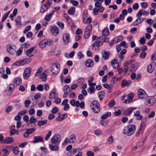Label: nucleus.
<instances>
[{
    "label": "nucleus",
    "mask_w": 156,
    "mask_h": 156,
    "mask_svg": "<svg viewBox=\"0 0 156 156\" xmlns=\"http://www.w3.org/2000/svg\"><path fill=\"white\" fill-rule=\"evenodd\" d=\"M108 38L105 36L98 37L94 43L92 44L93 49L95 50L98 49L99 47L103 44L104 42H108Z\"/></svg>",
    "instance_id": "f257e3e1"
},
{
    "label": "nucleus",
    "mask_w": 156,
    "mask_h": 156,
    "mask_svg": "<svg viewBox=\"0 0 156 156\" xmlns=\"http://www.w3.org/2000/svg\"><path fill=\"white\" fill-rule=\"evenodd\" d=\"M135 130V126L134 125H129L124 128L123 129V133L129 136L133 135Z\"/></svg>",
    "instance_id": "f03ea898"
},
{
    "label": "nucleus",
    "mask_w": 156,
    "mask_h": 156,
    "mask_svg": "<svg viewBox=\"0 0 156 156\" xmlns=\"http://www.w3.org/2000/svg\"><path fill=\"white\" fill-rule=\"evenodd\" d=\"M90 108L95 113H98L100 111V105L99 102L97 100H94L91 103Z\"/></svg>",
    "instance_id": "7ed1b4c3"
},
{
    "label": "nucleus",
    "mask_w": 156,
    "mask_h": 156,
    "mask_svg": "<svg viewBox=\"0 0 156 156\" xmlns=\"http://www.w3.org/2000/svg\"><path fill=\"white\" fill-rule=\"evenodd\" d=\"M134 97V94L133 93L129 94L127 96L126 95L123 96L122 99L123 102L127 104L130 103L132 101Z\"/></svg>",
    "instance_id": "20e7f679"
},
{
    "label": "nucleus",
    "mask_w": 156,
    "mask_h": 156,
    "mask_svg": "<svg viewBox=\"0 0 156 156\" xmlns=\"http://www.w3.org/2000/svg\"><path fill=\"white\" fill-rule=\"evenodd\" d=\"M61 140V136L60 135L56 134L53 136L51 139L52 144H58Z\"/></svg>",
    "instance_id": "39448f33"
},
{
    "label": "nucleus",
    "mask_w": 156,
    "mask_h": 156,
    "mask_svg": "<svg viewBox=\"0 0 156 156\" xmlns=\"http://www.w3.org/2000/svg\"><path fill=\"white\" fill-rule=\"evenodd\" d=\"M32 71L31 68L30 67L26 68L24 70L23 73V77L25 80H27L30 75Z\"/></svg>",
    "instance_id": "423d86ee"
},
{
    "label": "nucleus",
    "mask_w": 156,
    "mask_h": 156,
    "mask_svg": "<svg viewBox=\"0 0 156 156\" xmlns=\"http://www.w3.org/2000/svg\"><path fill=\"white\" fill-rule=\"evenodd\" d=\"M92 27L91 24L88 25L84 31V36L86 38H88L90 35H91Z\"/></svg>",
    "instance_id": "0eeeda50"
},
{
    "label": "nucleus",
    "mask_w": 156,
    "mask_h": 156,
    "mask_svg": "<svg viewBox=\"0 0 156 156\" xmlns=\"http://www.w3.org/2000/svg\"><path fill=\"white\" fill-rule=\"evenodd\" d=\"M142 16L140 13H137L136 16L137 18L133 24L134 26H137L139 24L142 23L145 20L144 18H140Z\"/></svg>",
    "instance_id": "6e6552de"
},
{
    "label": "nucleus",
    "mask_w": 156,
    "mask_h": 156,
    "mask_svg": "<svg viewBox=\"0 0 156 156\" xmlns=\"http://www.w3.org/2000/svg\"><path fill=\"white\" fill-rule=\"evenodd\" d=\"M60 68L56 63L52 64L51 67V71L52 73L55 75H57L60 71Z\"/></svg>",
    "instance_id": "1a4fd4ad"
},
{
    "label": "nucleus",
    "mask_w": 156,
    "mask_h": 156,
    "mask_svg": "<svg viewBox=\"0 0 156 156\" xmlns=\"http://www.w3.org/2000/svg\"><path fill=\"white\" fill-rule=\"evenodd\" d=\"M138 95L140 99H146L147 98V95L145 91L141 89L139 90L138 92Z\"/></svg>",
    "instance_id": "9d476101"
},
{
    "label": "nucleus",
    "mask_w": 156,
    "mask_h": 156,
    "mask_svg": "<svg viewBox=\"0 0 156 156\" xmlns=\"http://www.w3.org/2000/svg\"><path fill=\"white\" fill-rule=\"evenodd\" d=\"M62 40L65 44H67L70 41V36L69 34L66 33L64 34L62 36Z\"/></svg>",
    "instance_id": "9b49d317"
},
{
    "label": "nucleus",
    "mask_w": 156,
    "mask_h": 156,
    "mask_svg": "<svg viewBox=\"0 0 156 156\" xmlns=\"http://www.w3.org/2000/svg\"><path fill=\"white\" fill-rule=\"evenodd\" d=\"M6 50L11 55H14L16 51L15 49L10 44H8L6 45Z\"/></svg>",
    "instance_id": "f8f14e48"
},
{
    "label": "nucleus",
    "mask_w": 156,
    "mask_h": 156,
    "mask_svg": "<svg viewBox=\"0 0 156 156\" xmlns=\"http://www.w3.org/2000/svg\"><path fill=\"white\" fill-rule=\"evenodd\" d=\"M136 109L135 107H131L125 110L123 112L124 115L128 116L130 115L131 113Z\"/></svg>",
    "instance_id": "ddd939ff"
},
{
    "label": "nucleus",
    "mask_w": 156,
    "mask_h": 156,
    "mask_svg": "<svg viewBox=\"0 0 156 156\" xmlns=\"http://www.w3.org/2000/svg\"><path fill=\"white\" fill-rule=\"evenodd\" d=\"M85 65L87 67H92L94 65V61L92 59H88L85 62Z\"/></svg>",
    "instance_id": "4468645a"
},
{
    "label": "nucleus",
    "mask_w": 156,
    "mask_h": 156,
    "mask_svg": "<svg viewBox=\"0 0 156 156\" xmlns=\"http://www.w3.org/2000/svg\"><path fill=\"white\" fill-rule=\"evenodd\" d=\"M36 129L34 128L27 129L24 133L23 136L25 138H27L29 136V135L33 133Z\"/></svg>",
    "instance_id": "2eb2a0df"
},
{
    "label": "nucleus",
    "mask_w": 156,
    "mask_h": 156,
    "mask_svg": "<svg viewBox=\"0 0 156 156\" xmlns=\"http://www.w3.org/2000/svg\"><path fill=\"white\" fill-rule=\"evenodd\" d=\"M155 63L154 62H151L147 68V71L149 73H151L154 70L155 68Z\"/></svg>",
    "instance_id": "dca6fc26"
},
{
    "label": "nucleus",
    "mask_w": 156,
    "mask_h": 156,
    "mask_svg": "<svg viewBox=\"0 0 156 156\" xmlns=\"http://www.w3.org/2000/svg\"><path fill=\"white\" fill-rule=\"evenodd\" d=\"M102 57L105 60L108 59L110 55V53L109 51H107L105 50H103L101 52Z\"/></svg>",
    "instance_id": "f3484780"
},
{
    "label": "nucleus",
    "mask_w": 156,
    "mask_h": 156,
    "mask_svg": "<svg viewBox=\"0 0 156 156\" xmlns=\"http://www.w3.org/2000/svg\"><path fill=\"white\" fill-rule=\"evenodd\" d=\"M51 31L52 34L54 36H56L59 33L58 28L55 26H52L51 28Z\"/></svg>",
    "instance_id": "a211bd4d"
},
{
    "label": "nucleus",
    "mask_w": 156,
    "mask_h": 156,
    "mask_svg": "<svg viewBox=\"0 0 156 156\" xmlns=\"http://www.w3.org/2000/svg\"><path fill=\"white\" fill-rule=\"evenodd\" d=\"M48 40L47 39H44L42 40L39 43V46L40 48H43L48 44Z\"/></svg>",
    "instance_id": "6ab92c4d"
},
{
    "label": "nucleus",
    "mask_w": 156,
    "mask_h": 156,
    "mask_svg": "<svg viewBox=\"0 0 156 156\" xmlns=\"http://www.w3.org/2000/svg\"><path fill=\"white\" fill-rule=\"evenodd\" d=\"M131 81L130 80L127 81L126 80H123L121 82V86L122 87H124L126 86L128 87L131 84Z\"/></svg>",
    "instance_id": "aec40b11"
},
{
    "label": "nucleus",
    "mask_w": 156,
    "mask_h": 156,
    "mask_svg": "<svg viewBox=\"0 0 156 156\" xmlns=\"http://www.w3.org/2000/svg\"><path fill=\"white\" fill-rule=\"evenodd\" d=\"M43 137L41 136H35L34 138V140L33 142L34 143H36L40 142L43 141Z\"/></svg>",
    "instance_id": "412c9836"
},
{
    "label": "nucleus",
    "mask_w": 156,
    "mask_h": 156,
    "mask_svg": "<svg viewBox=\"0 0 156 156\" xmlns=\"http://www.w3.org/2000/svg\"><path fill=\"white\" fill-rule=\"evenodd\" d=\"M111 63L114 68L116 69L119 66V63L116 59H114L112 61Z\"/></svg>",
    "instance_id": "4be33fe9"
},
{
    "label": "nucleus",
    "mask_w": 156,
    "mask_h": 156,
    "mask_svg": "<svg viewBox=\"0 0 156 156\" xmlns=\"http://www.w3.org/2000/svg\"><path fill=\"white\" fill-rule=\"evenodd\" d=\"M47 71H44L40 76V78L43 82H45L47 80Z\"/></svg>",
    "instance_id": "5701e85b"
},
{
    "label": "nucleus",
    "mask_w": 156,
    "mask_h": 156,
    "mask_svg": "<svg viewBox=\"0 0 156 156\" xmlns=\"http://www.w3.org/2000/svg\"><path fill=\"white\" fill-rule=\"evenodd\" d=\"M14 141V140L12 137H7L3 141V143H7V144H10Z\"/></svg>",
    "instance_id": "b1692460"
},
{
    "label": "nucleus",
    "mask_w": 156,
    "mask_h": 156,
    "mask_svg": "<svg viewBox=\"0 0 156 156\" xmlns=\"http://www.w3.org/2000/svg\"><path fill=\"white\" fill-rule=\"evenodd\" d=\"M49 147L50 149L52 151H58L59 149V147L57 145L54 146L51 144H50Z\"/></svg>",
    "instance_id": "393cba45"
},
{
    "label": "nucleus",
    "mask_w": 156,
    "mask_h": 156,
    "mask_svg": "<svg viewBox=\"0 0 156 156\" xmlns=\"http://www.w3.org/2000/svg\"><path fill=\"white\" fill-rule=\"evenodd\" d=\"M134 115L136 117V120H140L141 119L143 118L142 115H140V112L139 111H136Z\"/></svg>",
    "instance_id": "a878e982"
},
{
    "label": "nucleus",
    "mask_w": 156,
    "mask_h": 156,
    "mask_svg": "<svg viewBox=\"0 0 156 156\" xmlns=\"http://www.w3.org/2000/svg\"><path fill=\"white\" fill-rule=\"evenodd\" d=\"M22 83V80L19 77H17L15 79L14 81V83L16 85H19Z\"/></svg>",
    "instance_id": "bb28decb"
},
{
    "label": "nucleus",
    "mask_w": 156,
    "mask_h": 156,
    "mask_svg": "<svg viewBox=\"0 0 156 156\" xmlns=\"http://www.w3.org/2000/svg\"><path fill=\"white\" fill-rule=\"evenodd\" d=\"M102 34L103 36H106L109 34L108 29L107 27L105 28L102 31Z\"/></svg>",
    "instance_id": "cd10ccee"
},
{
    "label": "nucleus",
    "mask_w": 156,
    "mask_h": 156,
    "mask_svg": "<svg viewBox=\"0 0 156 156\" xmlns=\"http://www.w3.org/2000/svg\"><path fill=\"white\" fill-rule=\"evenodd\" d=\"M34 48L32 47L29 49L28 50H27L26 52V54L28 56L30 57H31L33 55H31V53L34 50Z\"/></svg>",
    "instance_id": "c85d7f7f"
},
{
    "label": "nucleus",
    "mask_w": 156,
    "mask_h": 156,
    "mask_svg": "<svg viewBox=\"0 0 156 156\" xmlns=\"http://www.w3.org/2000/svg\"><path fill=\"white\" fill-rule=\"evenodd\" d=\"M105 95V93L103 91H101L98 92V97L101 101L103 99Z\"/></svg>",
    "instance_id": "c756f323"
},
{
    "label": "nucleus",
    "mask_w": 156,
    "mask_h": 156,
    "mask_svg": "<svg viewBox=\"0 0 156 156\" xmlns=\"http://www.w3.org/2000/svg\"><path fill=\"white\" fill-rule=\"evenodd\" d=\"M61 115H59L58 116L57 118L56 119L57 121H61L64 119V118H66L67 116V115L66 114H63L61 117Z\"/></svg>",
    "instance_id": "7c9ffc66"
},
{
    "label": "nucleus",
    "mask_w": 156,
    "mask_h": 156,
    "mask_svg": "<svg viewBox=\"0 0 156 156\" xmlns=\"http://www.w3.org/2000/svg\"><path fill=\"white\" fill-rule=\"evenodd\" d=\"M75 8L74 7L70 8L69 9L68 11V13L70 15H73L75 12Z\"/></svg>",
    "instance_id": "2f4dec72"
},
{
    "label": "nucleus",
    "mask_w": 156,
    "mask_h": 156,
    "mask_svg": "<svg viewBox=\"0 0 156 156\" xmlns=\"http://www.w3.org/2000/svg\"><path fill=\"white\" fill-rule=\"evenodd\" d=\"M53 15V13L50 12L49 14L46 15L44 18V20L47 22L49 21Z\"/></svg>",
    "instance_id": "473e14b6"
},
{
    "label": "nucleus",
    "mask_w": 156,
    "mask_h": 156,
    "mask_svg": "<svg viewBox=\"0 0 156 156\" xmlns=\"http://www.w3.org/2000/svg\"><path fill=\"white\" fill-rule=\"evenodd\" d=\"M37 122V119L35 118L34 116H32L30 117L28 124L33 123L34 122Z\"/></svg>",
    "instance_id": "72a5a7b5"
},
{
    "label": "nucleus",
    "mask_w": 156,
    "mask_h": 156,
    "mask_svg": "<svg viewBox=\"0 0 156 156\" xmlns=\"http://www.w3.org/2000/svg\"><path fill=\"white\" fill-rule=\"evenodd\" d=\"M111 113L110 112H108L106 114L103 115L101 117V118L102 119H106L108 117L111 115Z\"/></svg>",
    "instance_id": "f704fd0d"
},
{
    "label": "nucleus",
    "mask_w": 156,
    "mask_h": 156,
    "mask_svg": "<svg viewBox=\"0 0 156 156\" xmlns=\"http://www.w3.org/2000/svg\"><path fill=\"white\" fill-rule=\"evenodd\" d=\"M31 58H25L22 60H21L22 65H23L24 64H27L29 63L31 61Z\"/></svg>",
    "instance_id": "c9c22d12"
},
{
    "label": "nucleus",
    "mask_w": 156,
    "mask_h": 156,
    "mask_svg": "<svg viewBox=\"0 0 156 156\" xmlns=\"http://www.w3.org/2000/svg\"><path fill=\"white\" fill-rule=\"evenodd\" d=\"M48 121L47 120H45L43 121H37V125L39 126H41L46 124Z\"/></svg>",
    "instance_id": "e433bc0d"
},
{
    "label": "nucleus",
    "mask_w": 156,
    "mask_h": 156,
    "mask_svg": "<svg viewBox=\"0 0 156 156\" xmlns=\"http://www.w3.org/2000/svg\"><path fill=\"white\" fill-rule=\"evenodd\" d=\"M140 13L141 14L142 16V15H147L149 14V12L147 11L144 10L143 9H141L137 13Z\"/></svg>",
    "instance_id": "4c0bfd02"
},
{
    "label": "nucleus",
    "mask_w": 156,
    "mask_h": 156,
    "mask_svg": "<svg viewBox=\"0 0 156 156\" xmlns=\"http://www.w3.org/2000/svg\"><path fill=\"white\" fill-rule=\"evenodd\" d=\"M47 6L44 5H42L41 6L40 8V12L41 13H44L46 12L48 9Z\"/></svg>",
    "instance_id": "58836bf2"
},
{
    "label": "nucleus",
    "mask_w": 156,
    "mask_h": 156,
    "mask_svg": "<svg viewBox=\"0 0 156 156\" xmlns=\"http://www.w3.org/2000/svg\"><path fill=\"white\" fill-rule=\"evenodd\" d=\"M117 80H116V78L115 77H113L111 79V80L110 82V85L111 86H113L117 83Z\"/></svg>",
    "instance_id": "ea45409f"
},
{
    "label": "nucleus",
    "mask_w": 156,
    "mask_h": 156,
    "mask_svg": "<svg viewBox=\"0 0 156 156\" xmlns=\"http://www.w3.org/2000/svg\"><path fill=\"white\" fill-rule=\"evenodd\" d=\"M76 136L75 134H73L70 135L69 137V139L71 140L70 142L72 143H74L76 140Z\"/></svg>",
    "instance_id": "a19ab883"
},
{
    "label": "nucleus",
    "mask_w": 156,
    "mask_h": 156,
    "mask_svg": "<svg viewBox=\"0 0 156 156\" xmlns=\"http://www.w3.org/2000/svg\"><path fill=\"white\" fill-rule=\"evenodd\" d=\"M87 90L88 92H90V94H92L95 91V87H90L87 89Z\"/></svg>",
    "instance_id": "79ce46f5"
},
{
    "label": "nucleus",
    "mask_w": 156,
    "mask_h": 156,
    "mask_svg": "<svg viewBox=\"0 0 156 156\" xmlns=\"http://www.w3.org/2000/svg\"><path fill=\"white\" fill-rule=\"evenodd\" d=\"M115 105V102L114 99H112L109 102L108 105L110 107H112Z\"/></svg>",
    "instance_id": "37998d69"
},
{
    "label": "nucleus",
    "mask_w": 156,
    "mask_h": 156,
    "mask_svg": "<svg viewBox=\"0 0 156 156\" xmlns=\"http://www.w3.org/2000/svg\"><path fill=\"white\" fill-rule=\"evenodd\" d=\"M69 2L70 3L72 4L73 6H77L79 4L78 2L74 0H70Z\"/></svg>",
    "instance_id": "c03bdc74"
},
{
    "label": "nucleus",
    "mask_w": 156,
    "mask_h": 156,
    "mask_svg": "<svg viewBox=\"0 0 156 156\" xmlns=\"http://www.w3.org/2000/svg\"><path fill=\"white\" fill-rule=\"evenodd\" d=\"M52 131L51 130H50L48 131V133L47 134L45 137V140H47L49 138L50 136L52 134Z\"/></svg>",
    "instance_id": "a18cd8bd"
},
{
    "label": "nucleus",
    "mask_w": 156,
    "mask_h": 156,
    "mask_svg": "<svg viewBox=\"0 0 156 156\" xmlns=\"http://www.w3.org/2000/svg\"><path fill=\"white\" fill-rule=\"evenodd\" d=\"M151 85L154 88H156V78L153 79L151 82Z\"/></svg>",
    "instance_id": "49530a36"
},
{
    "label": "nucleus",
    "mask_w": 156,
    "mask_h": 156,
    "mask_svg": "<svg viewBox=\"0 0 156 156\" xmlns=\"http://www.w3.org/2000/svg\"><path fill=\"white\" fill-rule=\"evenodd\" d=\"M23 119L24 121L26 122V123L28 124L29 121V117L27 115H25L23 116Z\"/></svg>",
    "instance_id": "de8ad7c7"
},
{
    "label": "nucleus",
    "mask_w": 156,
    "mask_h": 156,
    "mask_svg": "<svg viewBox=\"0 0 156 156\" xmlns=\"http://www.w3.org/2000/svg\"><path fill=\"white\" fill-rule=\"evenodd\" d=\"M23 49L22 48H20L16 51V55L17 56H19L21 55L22 53Z\"/></svg>",
    "instance_id": "09e8293b"
},
{
    "label": "nucleus",
    "mask_w": 156,
    "mask_h": 156,
    "mask_svg": "<svg viewBox=\"0 0 156 156\" xmlns=\"http://www.w3.org/2000/svg\"><path fill=\"white\" fill-rule=\"evenodd\" d=\"M140 5L142 8H146L147 7L148 4L147 2H143L141 3Z\"/></svg>",
    "instance_id": "8fccbe9b"
},
{
    "label": "nucleus",
    "mask_w": 156,
    "mask_h": 156,
    "mask_svg": "<svg viewBox=\"0 0 156 156\" xmlns=\"http://www.w3.org/2000/svg\"><path fill=\"white\" fill-rule=\"evenodd\" d=\"M10 12V11H9L7 13H5L4 15L3 16V17L2 19V21H4L8 17V15H9V14Z\"/></svg>",
    "instance_id": "3c124183"
},
{
    "label": "nucleus",
    "mask_w": 156,
    "mask_h": 156,
    "mask_svg": "<svg viewBox=\"0 0 156 156\" xmlns=\"http://www.w3.org/2000/svg\"><path fill=\"white\" fill-rule=\"evenodd\" d=\"M37 89L39 91H42L44 89L43 86L42 84H39L37 87Z\"/></svg>",
    "instance_id": "603ef678"
},
{
    "label": "nucleus",
    "mask_w": 156,
    "mask_h": 156,
    "mask_svg": "<svg viewBox=\"0 0 156 156\" xmlns=\"http://www.w3.org/2000/svg\"><path fill=\"white\" fill-rule=\"evenodd\" d=\"M15 88V85L14 84H11L9 86V91H12Z\"/></svg>",
    "instance_id": "864d4df0"
},
{
    "label": "nucleus",
    "mask_w": 156,
    "mask_h": 156,
    "mask_svg": "<svg viewBox=\"0 0 156 156\" xmlns=\"http://www.w3.org/2000/svg\"><path fill=\"white\" fill-rule=\"evenodd\" d=\"M31 26H27L25 28V29L23 31V33L24 34H26L27 32H28L31 29Z\"/></svg>",
    "instance_id": "5fc2aeb1"
},
{
    "label": "nucleus",
    "mask_w": 156,
    "mask_h": 156,
    "mask_svg": "<svg viewBox=\"0 0 156 156\" xmlns=\"http://www.w3.org/2000/svg\"><path fill=\"white\" fill-rule=\"evenodd\" d=\"M139 42L141 44H145V39L144 37H141L140 40Z\"/></svg>",
    "instance_id": "6e6d98bb"
},
{
    "label": "nucleus",
    "mask_w": 156,
    "mask_h": 156,
    "mask_svg": "<svg viewBox=\"0 0 156 156\" xmlns=\"http://www.w3.org/2000/svg\"><path fill=\"white\" fill-rule=\"evenodd\" d=\"M10 136L14 135L15 134H18V131L16 130H10Z\"/></svg>",
    "instance_id": "4d7b16f0"
},
{
    "label": "nucleus",
    "mask_w": 156,
    "mask_h": 156,
    "mask_svg": "<svg viewBox=\"0 0 156 156\" xmlns=\"http://www.w3.org/2000/svg\"><path fill=\"white\" fill-rule=\"evenodd\" d=\"M64 91H66V92H70V87L69 85H66L65 86L64 88Z\"/></svg>",
    "instance_id": "13d9d810"
},
{
    "label": "nucleus",
    "mask_w": 156,
    "mask_h": 156,
    "mask_svg": "<svg viewBox=\"0 0 156 156\" xmlns=\"http://www.w3.org/2000/svg\"><path fill=\"white\" fill-rule=\"evenodd\" d=\"M13 151L14 153L17 155L18 154V153L19 152V149L18 147H16L15 148H13V149L12 150Z\"/></svg>",
    "instance_id": "bf43d9fd"
},
{
    "label": "nucleus",
    "mask_w": 156,
    "mask_h": 156,
    "mask_svg": "<svg viewBox=\"0 0 156 156\" xmlns=\"http://www.w3.org/2000/svg\"><path fill=\"white\" fill-rule=\"evenodd\" d=\"M27 112V110H24L22 111L19 112L18 114L20 115H23L26 114Z\"/></svg>",
    "instance_id": "052dcab7"
},
{
    "label": "nucleus",
    "mask_w": 156,
    "mask_h": 156,
    "mask_svg": "<svg viewBox=\"0 0 156 156\" xmlns=\"http://www.w3.org/2000/svg\"><path fill=\"white\" fill-rule=\"evenodd\" d=\"M77 56L79 59H80L83 58L84 55L82 54L81 51H80L77 53Z\"/></svg>",
    "instance_id": "680f3d73"
},
{
    "label": "nucleus",
    "mask_w": 156,
    "mask_h": 156,
    "mask_svg": "<svg viewBox=\"0 0 156 156\" xmlns=\"http://www.w3.org/2000/svg\"><path fill=\"white\" fill-rule=\"evenodd\" d=\"M31 101L30 100H27L25 101L24 104L25 107H27L29 106L31 103Z\"/></svg>",
    "instance_id": "e2e57ef3"
},
{
    "label": "nucleus",
    "mask_w": 156,
    "mask_h": 156,
    "mask_svg": "<svg viewBox=\"0 0 156 156\" xmlns=\"http://www.w3.org/2000/svg\"><path fill=\"white\" fill-rule=\"evenodd\" d=\"M84 81V80L83 78H79L77 80V82L79 84H82Z\"/></svg>",
    "instance_id": "0e129e2a"
},
{
    "label": "nucleus",
    "mask_w": 156,
    "mask_h": 156,
    "mask_svg": "<svg viewBox=\"0 0 156 156\" xmlns=\"http://www.w3.org/2000/svg\"><path fill=\"white\" fill-rule=\"evenodd\" d=\"M135 66L134 64H132L131 66V69H130V71L132 72L135 71L137 69V68L135 67Z\"/></svg>",
    "instance_id": "69168bd1"
},
{
    "label": "nucleus",
    "mask_w": 156,
    "mask_h": 156,
    "mask_svg": "<svg viewBox=\"0 0 156 156\" xmlns=\"http://www.w3.org/2000/svg\"><path fill=\"white\" fill-rule=\"evenodd\" d=\"M58 25L61 29H63L64 27V24L62 22L58 21Z\"/></svg>",
    "instance_id": "338daca9"
},
{
    "label": "nucleus",
    "mask_w": 156,
    "mask_h": 156,
    "mask_svg": "<svg viewBox=\"0 0 156 156\" xmlns=\"http://www.w3.org/2000/svg\"><path fill=\"white\" fill-rule=\"evenodd\" d=\"M94 133L97 136H99L102 134V132L100 130H97L94 131Z\"/></svg>",
    "instance_id": "774afa93"
}]
</instances>
